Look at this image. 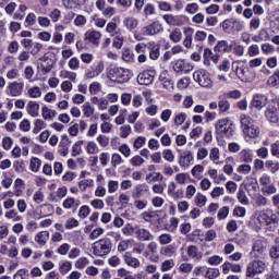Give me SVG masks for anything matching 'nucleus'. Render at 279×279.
I'll list each match as a JSON object with an SVG mask.
<instances>
[{
	"label": "nucleus",
	"mask_w": 279,
	"mask_h": 279,
	"mask_svg": "<svg viewBox=\"0 0 279 279\" xmlns=\"http://www.w3.org/2000/svg\"><path fill=\"white\" fill-rule=\"evenodd\" d=\"M240 125H241L242 133L247 138H258L260 136V128L254 124V120L252 119V117L247 114H241Z\"/></svg>",
	"instance_id": "1"
},
{
	"label": "nucleus",
	"mask_w": 279,
	"mask_h": 279,
	"mask_svg": "<svg viewBox=\"0 0 279 279\" xmlns=\"http://www.w3.org/2000/svg\"><path fill=\"white\" fill-rule=\"evenodd\" d=\"M108 77L111 82H117V84H128L134 77V72L126 68L114 66L109 70Z\"/></svg>",
	"instance_id": "2"
},
{
	"label": "nucleus",
	"mask_w": 279,
	"mask_h": 279,
	"mask_svg": "<svg viewBox=\"0 0 279 279\" xmlns=\"http://www.w3.org/2000/svg\"><path fill=\"white\" fill-rule=\"evenodd\" d=\"M215 130L221 136L226 138H232L234 136V124L229 118H221L215 123Z\"/></svg>",
	"instance_id": "3"
},
{
	"label": "nucleus",
	"mask_w": 279,
	"mask_h": 279,
	"mask_svg": "<svg viewBox=\"0 0 279 279\" xmlns=\"http://www.w3.org/2000/svg\"><path fill=\"white\" fill-rule=\"evenodd\" d=\"M93 251L95 256H108V254L112 252V240L109 238L100 239L93 244Z\"/></svg>",
	"instance_id": "4"
},
{
	"label": "nucleus",
	"mask_w": 279,
	"mask_h": 279,
	"mask_svg": "<svg viewBox=\"0 0 279 279\" xmlns=\"http://www.w3.org/2000/svg\"><path fill=\"white\" fill-rule=\"evenodd\" d=\"M193 80L203 88H213V78H210V73L204 69L195 71L193 73Z\"/></svg>",
	"instance_id": "5"
},
{
	"label": "nucleus",
	"mask_w": 279,
	"mask_h": 279,
	"mask_svg": "<svg viewBox=\"0 0 279 279\" xmlns=\"http://www.w3.org/2000/svg\"><path fill=\"white\" fill-rule=\"evenodd\" d=\"M267 269V264L263 260L250 262L246 266V278H254L257 274H263Z\"/></svg>",
	"instance_id": "6"
},
{
	"label": "nucleus",
	"mask_w": 279,
	"mask_h": 279,
	"mask_svg": "<svg viewBox=\"0 0 279 279\" xmlns=\"http://www.w3.org/2000/svg\"><path fill=\"white\" fill-rule=\"evenodd\" d=\"M241 60L234 61L232 64V69H235V75L241 82H250V68L247 65H241Z\"/></svg>",
	"instance_id": "7"
},
{
	"label": "nucleus",
	"mask_w": 279,
	"mask_h": 279,
	"mask_svg": "<svg viewBox=\"0 0 279 279\" xmlns=\"http://www.w3.org/2000/svg\"><path fill=\"white\" fill-rule=\"evenodd\" d=\"M85 45H93V47H99L101 43V32L96 29H89L84 34Z\"/></svg>",
	"instance_id": "8"
},
{
	"label": "nucleus",
	"mask_w": 279,
	"mask_h": 279,
	"mask_svg": "<svg viewBox=\"0 0 279 279\" xmlns=\"http://www.w3.org/2000/svg\"><path fill=\"white\" fill-rule=\"evenodd\" d=\"M162 19L167 25H171L172 27H182L189 17H186V15L165 14Z\"/></svg>",
	"instance_id": "9"
},
{
	"label": "nucleus",
	"mask_w": 279,
	"mask_h": 279,
	"mask_svg": "<svg viewBox=\"0 0 279 279\" xmlns=\"http://www.w3.org/2000/svg\"><path fill=\"white\" fill-rule=\"evenodd\" d=\"M106 69L104 61H99L97 64H93L85 71V80H95V77H99L102 71Z\"/></svg>",
	"instance_id": "10"
},
{
	"label": "nucleus",
	"mask_w": 279,
	"mask_h": 279,
	"mask_svg": "<svg viewBox=\"0 0 279 279\" xmlns=\"http://www.w3.org/2000/svg\"><path fill=\"white\" fill-rule=\"evenodd\" d=\"M154 77H156V70H145L137 75V84L149 86V84H154Z\"/></svg>",
	"instance_id": "11"
},
{
	"label": "nucleus",
	"mask_w": 279,
	"mask_h": 279,
	"mask_svg": "<svg viewBox=\"0 0 279 279\" xmlns=\"http://www.w3.org/2000/svg\"><path fill=\"white\" fill-rule=\"evenodd\" d=\"M144 256L148 257L150 263H158V260H160V255H158V242L151 240L147 244V251L144 253Z\"/></svg>",
	"instance_id": "12"
},
{
	"label": "nucleus",
	"mask_w": 279,
	"mask_h": 279,
	"mask_svg": "<svg viewBox=\"0 0 279 279\" xmlns=\"http://www.w3.org/2000/svg\"><path fill=\"white\" fill-rule=\"evenodd\" d=\"M172 69L175 73H191V71H193L194 66H193V64H191L182 59H178L172 62Z\"/></svg>",
	"instance_id": "13"
},
{
	"label": "nucleus",
	"mask_w": 279,
	"mask_h": 279,
	"mask_svg": "<svg viewBox=\"0 0 279 279\" xmlns=\"http://www.w3.org/2000/svg\"><path fill=\"white\" fill-rule=\"evenodd\" d=\"M160 32H162V24L158 22H154L142 28L143 36H156V34H160Z\"/></svg>",
	"instance_id": "14"
},
{
	"label": "nucleus",
	"mask_w": 279,
	"mask_h": 279,
	"mask_svg": "<svg viewBox=\"0 0 279 279\" xmlns=\"http://www.w3.org/2000/svg\"><path fill=\"white\" fill-rule=\"evenodd\" d=\"M267 96L263 94H256L253 96L251 101V108H255V110H263L265 106H267Z\"/></svg>",
	"instance_id": "15"
},
{
	"label": "nucleus",
	"mask_w": 279,
	"mask_h": 279,
	"mask_svg": "<svg viewBox=\"0 0 279 279\" xmlns=\"http://www.w3.org/2000/svg\"><path fill=\"white\" fill-rule=\"evenodd\" d=\"M135 236L137 241H143V242H149L154 241L155 236L154 233L145 228H140L137 227L135 231Z\"/></svg>",
	"instance_id": "16"
},
{
	"label": "nucleus",
	"mask_w": 279,
	"mask_h": 279,
	"mask_svg": "<svg viewBox=\"0 0 279 279\" xmlns=\"http://www.w3.org/2000/svg\"><path fill=\"white\" fill-rule=\"evenodd\" d=\"M24 84L20 83V82H12L9 84L8 88H9V95L11 97H21L23 95V88H24Z\"/></svg>",
	"instance_id": "17"
},
{
	"label": "nucleus",
	"mask_w": 279,
	"mask_h": 279,
	"mask_svg": "<svg viewBox=\"0 0 279 279\" xmlns=\"http://www.w3.org/2000/svg\"><path fill=\"white\" fill-rule=\"evenodd\" d=\"M218 112L219 114H228L230 112V100H228L225 94L218 96Z\"/></svg>",
	"instance_id": "18"
},
{
	"label": "nucleus",
	"mask_w": 279,
	"mask_h": 279,
	"mask_svg": "<svg viewBox=\"0 0 279 279\" xmlns=\"http://www.w3.org/2000/svg\"><path fill=\"white\" fill-rule=\"evenodd\" d=\"M147 49L149 51L150 60H158L160 58V44L156 41L147 43Z\"/></svg>",
	"instance_id": "19"
},
{
	"label": "nucleus",
	"mask_w": 279,
	"mask_h": 279,
	"mask_svg": "<svg viewBox=\"0 0 279 279\" xmlns=\"http://www.w3.org/2000/svg\"><path fill=\"white\" fill-rule=\"evenodd\" d=\"M191 162H193V153H191V150H185L180 155L179 165L182 169H189V167H191Z\"/></svg>",
	"instance_id": "20"
},
{
	"label": "nucleus",
	"mask_w": 279,
	"mask_h": 279,
	"mask_svg": "<svg viewBox=\"0 0 279 279\" xmlns=\"http://www.w3.org/2000/svg\"><path fill=\"white\" fill-rule=\"evenodd\" d=\"M265 117L270 123H278V108H276V105H268Z\"/></svg>",
	"instance_id": "21"
},
{
	"label": "nucleus",
	"mask_w": 279,
	"mask_h": 279,
	"mask_svg": "<svg viewBox=\"0 0 279 279\" xmlns=\"http://www.w3.org/2000/svg\"><path fill=\"white\" fill-rule=\"evenodd\" d=\"M183 34L185 36L183 46L185 49H191V47H193V35L195 34V29H193V27H185Z\"/></svg>",
	"instance_id": "22"
},
{
	"label": "nucleus",
	"mask_w": 279,
	"mask_h": 279,
	"mask_svg": "<svg viewBox=\"0 0 279 279\" xmlns=\"http://www.w3.org/2000/svg\"><path fill=\"white\" fill-rule=\"evenodd\" d=\"M145 193H149V185L146 183L137 184L132 193L133 199H141Z\"/></svg>",
	"instance_id": "23"
},
{
	"label": "nucleus",
	"mask_w": 279,
	"mask_h": 279,
	"mask_svg": "<svg viewBox=\"0 0 279 279\" xmlns=\"http://www.w3.org/2000/svg\"><path fill=\"white\" fill-rule=\"evenodd\" d=\"M159 254L166 258H171L178 254V247H175L173 244L161 246Z\"/></svg>",
	"instance_id": "24"
},
{
	"label": "nucleus",
	"mask_w": 279,
	"mask_h": 279,
	"mask_svg": "<svg viewBox=\"0 0 279 279\" xmlns=\"http://www.w3.org/2000/svg\"><path fill=\"white\" fill-rule=\"evenodd\" d=\"M186 254L192 260H202V258H204V254L195 245H190L186 250Z\"/></svg>",
	"instance_id": "25"
},
{
	"label": "nucleus",
	"mask_w": 279,
	"mask_h": 279,
	"mask_svg": "<svg viewBox=\"0 0 279 279\" xmlns=\"http://www.w3.org/2000/svg\"><path fill=\"white\" fill-rule=\"evenodd\" d=\"M26 111L28 112L29 117H38L40 114V105L34 100H31L26 105Z\"/></svg>",
	"instance_id": "26"
},
{
	"label": "nucleus",
	"mask_w": 279,
	"mask_h": 279,
	"mask_svg": "<svg viewBox=\"0 0 279 279\" xmlns=\"http://www.w3.org/2000/svg\"><path fill=\"white\" fill-rule=\"evenodd\" d=\"M159 82L167 90H173V81H171L167 71L160 73Z\"/></svg>",
	"instance_id": "27"
},
{
	"label": "nucleus",
	"mask_w": 279,
	"mask_h": 279,
	"mask_svg": "<svg viewBox=\"0 0 279 279\" xmlns=\"http://www.w3.org/2000/svg\"><path fill=\"white\" fill-rule=\"evenodd\" d=\"M123 260L125 265L133 267L134 269H138V267H141V260H138L136 257H133L130 253H125L123 255Z\"/></svg>",
	"instance_id": "28"
},
{
	"label": "nucleus",
	"mask_w": 279,
	"mask_h": 279,
	"mask_svg": "<svg viewBox=\"0 0 279 279\" xmlns=\"http://www.w3.org/2000/svg\"><path fill=\"white\" fill-rule=\"evenodd\" d=\"M239 160L240 162H252V160H254V151L250 148L247 149H242L239 153Z\"/></svg>",
	"instance_id": "29"
},
{
	"label": "nucleus",
	"mask_w": 279,
	"mask_h": 279,
	"mask_svg": "<svg viewBox=\"0 0 279 279\" xmlns=\"http://www.w3.org/2000/svg\"><path fill=\"white\" fill-rule=\"evenodd\" d=\"M215 51H218L219 53H230V51H232V44L228 45V41L220 40L216 45Z\"/></svg>",
	"instance_id": "30"
},
{
	"label": "nucleus",
	"mask_w": 279,
	"mask_h": 279,
	"mask_svg": "<svg viewBox=\"0 0 279 279\" xmlns=\"http://www.w3.org/2000/svg\"><path fill=\"white\" fill-rule=\"evenodd\" d=\"M84 4V0H62V5L66 10H77L81 5Z\"/></svg>",
	"instance_id": "31"
},
{
	"label": "nucleus",
	"mask_w": 279,
	"mask_h": 279,
	"mask_svg": "<svg viewBox=\"0 0 279 279\" xmlns=\"http://www.w3.org/2000/svg\"><path fill=\"white\" fill-rule=\"evenodd\" d=\"M135 241L134 239H128V240H121L118 244V252L120 254H123V252H128L132 245H134Z\"/></svg>",
	"instance_id": "32"
},
{
	"label": "nucleus",
	"mask_w": 279,
	"mask_h": 279,
	"mask_svg": "<svg viewBox=\"0 0 279 279\" xmlns=\"http://www.w3.org/2000/svg\"><path fill=\"white\" fill-rule=\"evenodd\" d=\"M58 114V112L53 109H50L47 106H44L41 108V117L45 119V121H53V118Z\"/></svg>",
	"instance_id": "33"
},
{
	"label": "nucleus",
	"mask_w": 279,
	"mask_h": 279,
	"mask_svg": "<svg viewBox=\"0 0 279 279\" xmlns=\"http://www.w3.org/2000/svg\"><path fill=\"white\" fill-rule=\"evenodd\" d=\"M69 190H66V186L59 187L56 192V194L50 195V199L52 202H58V199H64V196L68 195Z\"/></svg>",
	"instance_id": "34"
},
{
	"label": "nucleus",
	"mask_w": 279,
	"mask_h": 279,
	"mask_svg": "<svg viewBox=\"0 0 279 279\" xmlns=\"http://www.w3.org/2000/svg\"><path fill=\"white\" fill-rule=\"evenodd\" d=\"M35 241L38 245H47L49 241V231H40L35 235Z\"/></svg>",
	"instance_id": "35"
},
{
	"label": "nucleus",
	"mask_w": 279,
	"mask_h": 279,
	"mask_svg": "<svg viewBox=\"0 0 279 279\" xmlns=\"http://www.w3.org/2000/svg\"><path fill=\"white\" fill-rule=\"evenodd\" d=\"M136 230H138V226H132V223H126L123 228H122V234H124V236H134V234H136Z\"/></svg>",
	"instance_id": "36"
},
{
	"label": "nucleus",
	"mask_w": 279,
	"mask_h": 279,
	"mask_svg": "<svg viewBox=\"0 0 279 279\" xmlns=\"http://www.w3.org/2000/svg\"><path fill=\"white\" fill-rule=\"evenodd\" d=\"M267 85L271 88L279 86V70L275 71L267 80Z\"/></svg>",
	"instance_id": "37"
},
{
	"label": "nucleus",
	"mask_w": 279,
	"mask_h": 279,
	"mask_svg": "<svg viewBox=\"0 0 279 279\" xmlns=\"http://www.w3.org/2000/svg\"><path fill=\"white\" fill-rule=\"evenodd\" d=\"M123 25L124 27H126V29H136V27H138V20L134 17H125L123 20Z\"/></svg>",
	"instance_id": "38"
},
{
	"label": "nucleus",
	"mask_w": 279,
	"mask_h": 279,
	"mask_svg": "<svg viewBox=\"0 0 279 279\" xmlns=\"http://www.w3.org/2000/svg\"><path fill=\"white\" fill-rule=\"evenodd\" d=\"M257 221L260 226H269L271 223V218L269 217V214L262 211L257 217Z\"/></svg>",
	"instance_id": "39"
},
{
	"label": "nucleus",
	"mask_w": 279,
	"mask_h": 279,
	"mask_svg": "<svg viewBox=\"0 0 279 279\" xmlns=\"http://www.w3.org/2000/svg\"><path fill=\"white\" fill-rule=\"evenodd\" d=\"M4 217L5 219H11L14 222L21 221L23 219V217L19 215V211H16L15 209H10L9 211H7L4 214Z\"/></svg>",
	"instance_id": "40"
},
{
	"label": "nucleus",
	"mask_w": 279,
	"mask_h": 279,
	"mask_svg": "<svg viewBox=\"0 0 279 279\" xmlns=\"http://www.w3.org/2000/svg\"><path fill=\"white\" fill-rule=\"evenodd\" d=\"M206 202H208V198L206 197V195L202 193L196 194L194 198V203L198 208H204V206H206Z\"/></svg>",
	"instance_id": "41"
},
{
	"label": "nucleus",
	"mask_w": 279,
	"mask_h": 279,
	"mask_svg": "<svg viewBox=\"0 0 279 279\" xmlns=\"http://www.w3.org/2000/svg\"><path fill=\"white\" fill-rule=\"evenodd\" d=\"M73 265L69 260L59 264V271L62 276H66V274H69V271H71Z\"/></svg>",
	"instance_id": "42"
},
{
	"label": "nucleus",
	"mask_w": 279,
	"mask_h": 279,
	"mask_svg": "<svg viewBox=\"0 0 279 279\" xmlns=\"http://www.w3.org/2000/svg\"><path fill=\"white\" fill-rule=\"evenodd\" d=\"M27 95H28L32 99H38L39 97H43V92L40 90V87H38V86H33V87L28 88Z\"/></svg>",
	"instance_id": "43"
},
{
	"label": "nucleus",
	"mask_w": 279,
	"mask_h": 279,
	"mask_svg": "<svg viewBox=\"0 0 279 279\" xmlns=\"http://www.w3.org/2000/svg\"><path fill=\"white\" fill-rule=\"evenodd\" d=\"M252 252L255 253V256H256V257L263 256V254H264V252H265V246H263V242L256 241V242L253 244Z\"/></svg>",
	"instance_id": "44"
},
{
	"label": "nucleus",
	"mask_w": 279,
	"mask_h": 279,
	"mask_svg": "<svg viewBox=\"0 0 279 279\" xmlns=\"http://www.w3.org/2000/svg\"><path fill=\"white\" fill-rule=\"evenodd\" d=\"M169 38L170 40H172V43H180L182 40V29L180 28L172 29Z\"/></svg>",
	"instance_id": "45"
},
{
	"label": "nucleus",
	"mask_w": 279,
	"mask_h": 279,
	"mask_svg": "<svg viewBox=\"0 0 279 279\" xmlns=\"http://www.w3.org/2000/svg\"><path fill=\"white\" fill-rule=\"evenodd\" d=\"M265 167L270 171V173H278L279 162L274 160H266Z\"/></svg>",
	"instance_id": "46"
},
{
	"label": "nucleus",
	"mask_w": 279,
	"mask_h": 279,
	"mask_svg": "<svg viewBox=\"0 0 279 279\" xmlns=\"http://www.w3.org/2000/svg\"><path fill=\"white\" fill-rule=\"evenodd\" d=\"M85 151L89 155L99 154V146L95 142H88Z\"/></svg>",
	"instance_id": "47"
},
{
	"label": "nucleus",
	"mask_w": 279,
	"mask_h": 279,
	"mask_svg": "<svg viewBox=\"0 0 279 279\" xmlns=\"http://www.w3.org/2000/svg\"><path fill=\"white\" fill-rule=\"evenodd\" d=\"M222 31L226 34H232L233 31V19H227L222 22Z\"/></svg>",
	"instance_id": "48"
},
{
	"label": "nucleus",
	"mask_w": 279,
	"mask_h": 279,
	"mask_svg": "<svg viewBox=\"0 0 279 279\" xmlns=\"http://www.w3.org/2000/svg\"><path fill=\"white\" fill-rule=\"evenodd\" d=\"M41 165L43 161L38 157H33L31 159V171H33L34 173H38Z\"/></svg>",
	"instance_id": "49"
},
{
	"label": "nucleus",
	"mask_w": 279,
	"mask_h": 279,
	"mask_svg": "<svg viewBox=\"0 0 279 279\" xmlns=\"http://www.w3.org/2000/svg\"><path fill=\"white\" fill-rule=\"evenodd\" d=\"M191 173L196 180H202V173H204V166L196 165L192 168Z\"/></svg>",
	"instance_id": "50"
},
{
	"label": "nucleus",
	"mask_w": 279,
	"mask_h": 279,
	"mask_svg": "<svg viewBox=\"0 0 279 279\" xmlns=\"http://www.w3.org/2000/svg\"><path fill=\"white\" fill-rule=\"evenodd\" d=\"M220 274L221 272L219 271L218 268H206L205 278L216 279V278H219Z\"/></svg>",
	"instance_id": "51"
},
{
	"label": "nucleus",
	"mask_w": 279,
	"mask_h": 279,
	"mask_svg": "<svg viewBox=\"0 0 279 279\" xmlns=\"http://www.w3.org/2000/svg\"><path fill=\"white\" fill-rule=\"evenodd\" d=\"M146 180H149L150 182H162L165 177L160 172H150L146 175Z\"/></svg>",
	"instance_id": "52"
},
{
	"label": "nucleus",
	"mask_w": 279,
	"mask_h": 279,
	"mask_svg": "<svg viewBox=\"0 0 279 279\" xmlns=\"http://www.w3.org/2000/svg\"><path fill=\"white\" fill-rule=\"evenodd\" d=\"M60 77H62L63 80H71V82H75V80H77V73L62 70L60 72Z\"/></svg>",
	"instance_id": "53"
},
{
	"label": "nucleus",
	"mask_w": 279,
	"mask_h": 279,
	"mask_svg": "<svg viewBox=\"0 0 279 279\" xmlns=\"http://www.w3.org/2000/svg\"><path fill=\"white\" fill-rule=\"evenodd\" d=\"M73 206L77 208L80 206V201H75V198L70 197L63 202V208H65L66 210L73 208Z\"/></svg>",
	"instance_id": "54"
},
{
	"label": "nucleus",
	"mask_w": 279,
	"mask_h": 279,
	"mask_svg": "<svg viewBox=\"0 0 279 279\" xmlns=\"http://www.w3.org/2000/svg\"><path fill=\"white\" fill-rule=\"evenodd\" d=\"M158 241L160 245L166 246L173 241V236H171V234L169 233H162L161 235L158 236Z\"/></svg>",
	"instance_id": "55"
},
{
	"label": "nucleus",
	"mask_w": 279,
	"mask_h": 279,
	"mask_svg": "<svg viewBox=\"0 0 279 279\" xmlns=\"http://www.w3.org/2000/svg\"><path fill=\"white\" fill-rule=\"evenodd\" d=\"M175 267V260L173 259H166L161 264V271H171Z\"/></svg>",
	"instance_id": "56"
},
{
	"label": "nucleus",
	"mask_w": 279,
	"mask_h": 279,
	"mask_svg": "<svg viewBox=\"0 0 279 279\" xmlns=\"http://www.w3.org/2000/svg\"><path fill=\"white\" fill-rule=\"evenodd\" d=\"M82 145H84V142L78 141L72 146L73 158H76V156H80L82 154Z\"/></svg>",
	"instance_id": "57"
},
{
	"label": "nucleus",
	"mask_w": 279,
	"mask_h": 279,
	"mask_svg": "<svg viewBox=\"0 0 279 279\" xmlns=\"http://www.w3.org/2000/svg\"><path fill=\"white\" fill-rule=\"evenodd\" d=\"M92 21L94 22V25L99 28L106 27V19L98 17L97 14L92 15Z\"/></svg>",
	"instance_id": "58"
},
{
	"label": "nucleus",
	"mask_w": 279,
	"mask_h": 279,
	"mask_svg": "<svg viewBox=\"0 0 279 279\" xmlns=\"http://www.w3.org/2000/svg\"><path fill=\"white\" fill-rule=\"evenodd\" d=\"M83 114L87 118L93 117V114H95V108L90 106V102H85L83 105Z\"/></svg>",
	"instance_id": "59"
},
{
	"label": "nucleus",
	"mask_w": 279,
	"mask_h": 279,
	"mask_svg": "<svg viewBox=\"0 0 279 279\" xmlns=\"http://www.w3.org/2000/svg\"><path fill=\"white\" fill-rule=\"evenodd\" d=\"M88 21L86 20V16L78 14L74 19V25L75 27H84Z\"/></svg>",
	"instance_id": "60"
},
{
	"label": "nucleus",
	"mask_w": 279,
	"mask_h": 279,
	"mask_svg": "<svg viewBox=\"0 0 279 279\" xmlns=\"http://www.w3.org/2000/svg\"><path fill=\"white\" fill-rule=\"evenodd\" d=\"M96 141L100 147H108L110 145V137L106 135H98Z\"/></svg>",
	"instance_id": "61"
},
{
	"label": "nucleus",
	"mask_w": 279,
	"mask_h": 279,
	"mask_svg": "<svg viewBox=\"0 0 279 279\" xmlns=\"http://www.w3.org/2000/svg\"><path fill=\"white\" fill-rule=\"evenodd\" d=\"M95 182L92 179L83 180L78 183V189L81 191H86V189L94 186Z\"/></svg>",
	"instance_id": "62"
},
{
	"label": "nucleus",
	"mask_w": 279,
	"mask_h": 279,
	"mask_svg": "<svg viewBox=\"0 0 279 279\" xmlns=\"http://www.w3.org/2000/svg\"><path fill=\"white\" fill-rule=\"evenodd\" d=\"M269 256L270 258H279V242L270 247Z\"/></svg>",
	"instance_id": "63"
},
{
	"label": "nucleus",
	"mask_w": 279,
	"mask_h": 279,
	"mask_svg": "<svg viewBox=\"0 0 279 279\" xmlns=\"http://www.w3.org/2000/svg\"><path fill=\"white\" fill-rule=\"evenodd\" d=\"M270 154L275 158H279V141H277L270 145Z\"/></svg>",
	"instance_id": "64"
}]
</instances>
